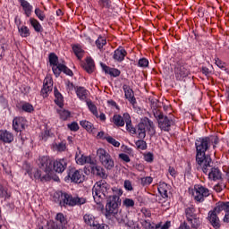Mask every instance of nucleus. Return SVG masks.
Wrapping results in <instances>:
<instances>
[{"label":"nucleus","mask_w":229,"mask_h":229,"mask_svg":"<svg viewBox=\"0 0 229 229\" xmlns=\"http://www.w3.org/2000/svg\"><path fill=\"white\" fill-rule=\"evenodd\" d=\"M210 138L200 137L195 140L196 148V162L199 165L203 173H208V167H212V158L207 155V151L210 149Z\"/></svg>","instance_id":"nucleus-1"},{"label":"nucleus","mask_w":229,"mask_h":229,"mask_svg":"<svg viewBox=\"0 0 229 229\" xmlns=\"http://www.w3.org/2000/svg\"><path fill=\"white\" fill-rule=\"evenodd\" d=\"M119 207H121V198L117 196L109 197L106 200L104 216L108 221H117V223H123L124 217L119 212Z\"/></svg>","instance_id":"nucleus-2"},{"label":"nucleus","mask_w":229,"mask_h":229,"mask_svg":"<svg viewBox=\"0 0 229 229\" xmlns=\"http://www.w3.org/2000/svg\"><path fill=\"white\" fill-rule=\"evenodd\" d=\"M39 167L45 173H55L62 174L67 169V159L61 158L54 161L47 156H43L39 160Z\"/></svg>","instance_id":"nucleus-3"},{"label":"nucleus","mask_w":229,"mask_h":229,"mask_svg":"<svg viewBox=\"0 0 229 229\" xmlns=\"http://www.w3.org/2000/svg\"><path fill=\"white\" fill-rule=\"evenodd\" d=\"M92 194L95 203L99 205L103 198H112V187L106 181L100 180L97 182L92 188Z\"/></svg>","instance_id":"nucleus-4"},{"label":"nucleus","mask_w":229,"mask_h":229,"mask_svg":"<svg viewBox=\"0 0 229 229\" xmlns=\"http://www.w3.org/2000/svg\"><path fill=\"white\" fill-rule=\"evenodd\" d=\"M146 130L148 131V135L153 137L157 133L155 130V123L148 117H144L140 123L136 126V135L138 139L144 140L146 139Z\"/></svg>","instance_id":"nucleus-5"},{"label":"nucleus","mask_w":229,"mask_h":229,"mask_svg":"<svg viewBox=\"0 0 229 229\" xmlns=\"http://www.w3.org/2000/svg\"><path fill=\"white\" fill-rule=\"evenodd\" d=\"M153 115L157 121V126L161 131H171V126H174V121L164 114V112L155 109Z\"/></svg>","instance_id":"nucleus-6"},{"label":"nucleus","mask_w":229,"mask_h":229,"mask_svg":"<svg viewBox=\"0 0 229 229\" xmlns=\"http://www.w3.org/2000/svg\"><path fill=\"white\" fill-rule=\"evenodd\" d=\"M61 207H80L87 203L85 198L72 197L71 193L61 191L59 196Z\"/></svg>","instance_id":"nucleus-7"},{"label":"nucleus","mask_w":229,"mask_h":229,"mask_svg":"<svg viewBox=\"0 0 229 229\" xmlns=\"http://www.w3.org/2000/svg\"><path fill=\"white\" fill-rule=\"evenodd\" d=\"M97 155L99 158V162L102 164L103 167L107 171H112V168L114 167L115 163L114 162V158L108 151L105 148H98L97 150Z\"/></svg>","instance_id":"nucleus-8"},{"label":"nucleus","mask_w":229,"mask_h":229,"mask_svg":"<svg viewBox=\"0 0 229 229\" xmlns=\"http://www.w3.org/2000/svg\"><path fill=\"white\" fill-rule=\"evenodd\" d=\"M185 217L191 225V228H199V225L201 222L199 221V217H198V214H196V208L194 206H189L184 209Z\"/></svg>","instance_id":"nucleus-9"},{"label":"nucleus","mask_w":229,"mask_h":229,"mask_svg":"<svg viewBox=\"0 0 229 229\" xmlns=\"http://www.w3.org/2000/svg\"><path fill=\"white\" fill-rule=\"evenodd\" d=\"M192 196L195 201L198 203H203V201H205V198H208V196H210V191L203 185L196 184L192 191Z\"/></svg>","instance_id":"nucleus-10"},{"label":"nucleus","mask_w":229,"mask_h":229,"mask_svg":"<svg viewBox=\"0 0 229 229\" xmlns=\"http://www.w3.org/2000/svg\"><path fill=\"white\" fill-rule=\"evenodd\" d=\"M85 173L87 174V169L89 173H91V174H94V176H98V178H102V180H106V178H108V174H106V172L105 171V168L101 165H98L96 164V160L94 161L93 165H89V166H85Z\"/></svg>","instance_id":"nucleus-11"},{"label":"nucleus","mask_w":229,"mask_h":229,"mask_svg":"<svg viewBox=\"0 0 229 229\" xmlns=\"http://www.w3.org/2000/svg\"><path fill=\"white\" fill-rule=\"evenodd\" d=\"M26 118L22 116H16L13 120V130L16 131V133L22 132L23 130H26Z\"/></svg>","instance_id":"nucleus-12"},{"label":"nucleus","mask_w":229,"mask_h":229,"mask_svg":"<svg viewBox=\"0 0 229 229\" xmlns=\"http://www.w3.org/2000/svg\"><path fill=\"white\" fill-rule=\"evenodd\" d=\"M52 71L55 78H58L62 72L66 74V76H74L72 70H71L69 67H67V65L64 64H59L56 67H52Z\"/></svg>","instance_id":"nucleus-13"},{"label":"nucleus","mask_w":229,"mask_h":229,"mask_svg":"<svg viewBox=\"0 0 229 229\" xmlns=\"http://www.w3.org/2000/svg\"><path fill=\"white\" fill-rule=\"evenodd\" d=\"M84 177L83 172L81 170H76L75 168H72L68 173V178H70L71 182L73 183H81Z\"/></svg>","instance_id":"nucleus-14"},{"label":"nucleus","mask_w":229,"mask_h":229,"mask_svg":"<svg viewBox=\"0 0 229 229\" xmlns=\"http://www.w3.org/2000/svg\"><path fill=\"white\" fill-rule=\"evenodd\" d=\"M123 90L124 92L125 99H127L132 106H135V105H137V98H135V92H133V89H131L129 85L123 84Z\"/></svg>","instance_id":"nucleus-15"},{"label":"nucleus","mask_w":229,"mask_h":229,"mask_svg":"<svg viewBox=\"0 0 229 229\" xmlns=\"http://www.w3.org/2000/svg\"><path fill=\"white\" fill-rule=\"evenodd\" d=\"M51 92H53V79L45 78L40 94L42 98H49Z\"/></svg>","instance_id":"nucleus-16"},{"label":"nucleus","mask_w":229,"mask_h":229,"mask_svg":"<svg viewBox=\"0 0 229 229\" xmlns=\"http://www.w3.org/2000/svg\"><path fill=\"white\" fill-rule=\"evenodd\" d=\"M56 224L52 225V229H67V218L63 213H57L55 216Z\"/></svg>","instance_id":"nucleus-17"},{"label":"nucleus","mask_w":229,"mask_h":229,"mask_svg":"<svg viewBox=\"0 0 229 229\" xmlns=\"http://www.w3.org/2000/svg\"><path fill=\"white\" fill-rule=\"evenodd\" d=\"M128 52L126 51V49L120 46L117 47V49L114 50L113 55V60L121 64V62H124V58H126Z\"/></svg>","instance_id":"nucleus-18"},{"label":"nucleus","mask_w":229,"mask_h":229,"mask_svg":"<svg viewBox=\"0 0 229 229\" xmlns=\"http://www.w3.org/2000/svg\"><path fill=\"white\" fill-rule=\"evenodd\" d=\"M191 72L182 64H177L175 67V77L179 81H183V78H187Z\"/></svg>","instance_id":"nucleus-19"},{"label":"nucleus","mask_w":229,"mask_h":229,"mask_svg":"<svg viewBox=\"0 0 229 229\" xmlns=\"http://www.w3.org/2000/svg\"><path fill=\"white\" fill-rule=\"evenodd\" d=\"M217 211L214 208L213 211L208 212V219L210 222L211 226L216 229L221 228V221L219 220V216H217Z\"/></svg>","instance_id":"nucleus-20"},{"label":"nucleus","mask_w":229,"mask_h":229,"mask_svg":"<svg viewBox=\"0 0 229 229\" xmlns=\"http://www.w3.org/2000/svg\"><path fill=\"white\" fill-rule=\"evenodd\" d=\"M75 94L81 101H85V103L89 101V89H85V87L76 86Z\"/></svg>","instance_id":"nucleus-21"},{"label":"nucleus","mask_w":229,"mask_h":229,"mask_svg":"<svg viewBox=\"0 0 229 229\" xmlns=\"http://www.w3.org/2000/svg\"><path fill=\"white\" fill-rule=\"evenodd\" d=\"M123 117L127 131H129V133H131V135H137V127H134L133 123H131V116H130V114L124 113Z\"/></svg>","instance_id":"nucleus-22"},{"label":"nucleus","mask_w":229,"mask_h":229,"mask_svg":"<svg viewBox=\"0 0 229 229\" xmlns=\"http://www.w3.org/2000/svg\"><path fill=\"white\" fill-rule=\"evenodd\" d=\"M75 160L79 165H85V164H89V165H94V161H95L94 159H92L90 156L81 155L80 157L78 154H76L75 156Z\"/></svg>","instance_id":"nucleus-23"},{"label":"nucleus","mask_w":229,"mask_h":229,"mask_svg":"<svg viewBox=\"0 0 229 229\" xmlns=\"http://www.w3.org/2000/svg\"><path fill=\"white\" fill-rule=\"evenodd\" d=\"M101 67L106 74H109V76H113V78H117L118 76H121V70L117 68H112L103 63H101Z\"/></svg>","instance_id":"nucleus-24"},{"label":"nucleus","mask_w":229,"mask_h":229,"mask_svg":"<svg viewBox=\"0 0 229 229\" xmlns=\"http://www.w3.org/2000/svg\"><path fill=\"white\" fill-rule=\"evenodd\" d=\"M13 140V133L7 130H0V142H4V144H12Z\"/></svg>","instance_id":"nucleus-25"},{"label":"nucleus","mask_w":229,"mask_h":229,"mask_svg":"<svg viewBox=\"0 0 229 229\" xmlns=\"http://www.w3.org/2000/svg\"><path fill=\"white\" fill-rule=\"evenodd\" d=\"M208 168L209 167H208L207 174L204 173V174H208L209 180H213V182H216V180H221V178H222L221 170H219L218 168H216V167H212L210 169V171L208 172Z\"/></svg>","instance_id":"nucleus-26"},{"label":"nucleus","mask_w":229,"mask_h":229,"mask_svg":"<svg viewBox=\"0 0 229 229\" xmlns=\"http://www.w3.org/2000/svg\"><path fill=\"white\" fill-rule=\"evenodd\" d=\"M18 2L24 12V15H26V17H31V13H33V5L30 4L28 0H18Z\"/></svg>","instance_id":"nucleus-27"},{"label":"nucleus","mask_w":229,"mask_h":229,"mask_svg":"<svg viewBox=\"0 0 229 229\" xmlns=\"http://www.w3.org/2000/svg\"><path fill=\"white\" fill-rule=\"evenodd\" d=\"M110 121L114 126H116V128H123V126L126 124V120H124V114L121 115L115 114L113 115Z\"/></svg>","instance_id":"nucleus-28"},{"label":"nucleus","mask_w":229,"mask_h":229,"mask_svg":"<svg viewBox=\"0 0 229 229\" xmlns=\"http://www.w3.org/2000/svg\"><path fill=\"white\" fill-rule=\"evenodd\" d=\"M223 211L225 212V214H229V201H219L216 203L215 212L221 214Z\"/></svg>","instance_id":"nucleus-29"},{"label":"nucleus","mask_w":229,"mask_h":229,"mask_svg":"<svg viewBox=\"0 0 229 229\" xmlns=\"http://www.w3.org/2000/svg\"><path fill=\"white\" fill-rule=\"evenodd\" d=\"M84 223L88 225V226H90L91 228L96 229V226H98V221H96V216L92 214H85L83 216Z\"/></svg>","instance_id":"nucleus-30"},{"label":"nucleus","mask_w":229,"mask_h":229,"mask_svg":"<svg viewBox=\"0 0 229 229\" xmlns=\"http://www.w3.org/2000/svg\"><path fill=\"white\" fill-rule=\"evenodd\" d=\"M55 103L59 108H64V95L58 90V88H54Z\"/></svg>","instance_id":"nucleus-31"},{"label":"nucleus","mask_w":229,"mask_h":229,"mask_svg":"<svg viewBox=\"0 0 229 229\" xmlns=\"http://www.w3.org/2000/svg\"><path fill=\"white\" fill-rule=\"evenodd\" d=\"M83 69L88 72V74H92V72H94V69H96L94 59L88 58L86 60V64L83 65Z\"/></svg>","instance_id":"nucleus-32"},{"label":"nucleus","mask_w":229,"mask_h":229,"mask_svg":"<svg viewBox=\"0 0 229 229\" xmlns=\"http://www.w3.org/2000/svg\"><path fill=\"white\" fill-rule=\"evenodd\" d=\"M50 173H46V174L42 175V171L36 170L34 172L35 180H40V182H49L51 180Z\"/></svg>","instance_id":"nucleus-33"},{"label":"nucleus","mask_w":229,"mask_h":229,"mask_svg":"<svg viewBox=\"0 0 229 229\" xmlns=\"http://www.w3.org/2000/svg\"><path fill=\"white\" fill-rule=\"evenodd\" d=\"M18 33L20 34V37H21V38H28V37L31 35L30 28H28V26L26 25H22L21 27L18 26Z\"/></svg>","instance_id":"nucleus-34"},{"label":"nucleus","mask_w":229,"mask_h":229,"mask_svg":"<svg viewBox=\"0 0 229 229\" xmlns=\"http://www.w3.org/2000/svg\"><path fill=\"white\" fill-rule=\"evenodd\" d=\"M30 26H32L36 33H42L44 31V28H42V25L40 24L39 21H38L37 19L30 18Z\"/></svg>","instance_id":"nucleus-35"},{"label":"nucleus","mask_w":229,"mask_h":229,"mask_svg":"<svg viewBox=\"0 0 229 229\" xmlns=\"http://www.w3.org/2000/svg\"><path fill=\"white\" fill-rule=\"evenodd\" d=\"M21 109L26 114H31L32 112H35V107H33V105L25 101L21 103Z\"/></svg>","instance_id":"nucleus-36"},{"label":"nucleus","mask_w":229,"mask_h":229,"mask_svg":"<svg viewBox=\"0 0 229 229\" xmlns=\"http://www.w3.org/2000/svg\"><path fill=\"white\" fill-rule=\"evenodd\" d=\"M48 60L51 67H58V65H60V63H58V55L55 53L49 54Z\"/></svg>","instance_id":"nucleus-37"},{"label":"nucleus","mask_w":229,"mask_h":229,"mask_svg":"<svg viewBox=\"0 0 229 229\" xmlns=\"http://www.w3.org/2000/svg\"><path fill=\"white\" fill-rule=\"evenodd\" d=\"M157 191L159 194L162 196V198L164 199L169 198V195L167 194V183L165 182L161 183L158 186Z\"/></svg>","instance_id":"nucleus-38"},{"label":"nucleus","mask_w":229,"mask_h":229,"mask_svg":"<svg viewBox=\"0 0 229 229\" xmlns=\"http://www.w3.org/2000/svg\"><path fill=\"white\" fill-rule=\"evenodd\" d=\"M86 105H87L89 112H91V114H93V115H95V117H99V113H98V106H96V105H94V103H92V100H88L86 102Z\"/></svg>","instance_id":"nucleus-39"},{"label":"nucleus","mask_w":229,"mask_h":229,"mask_svg":"<svg viewBox=\"0 0 229 229\" xmlns=\"http://www.w3.org/2000/svg\"><path fill=\"white\" fill-rule=\"evenodd\" d=\"M95 44H96L98 49H99V51H101V49H103V47H105V46H106V38L105 37L99 35L98 39L95 41Z\"/></svg>","instance_id":"nucleus-40"},{"label":"nucleus","mask_w":229,"mask_h":229,"mask_svg":"<svg viewBox=\"0 0 229 229\" xmlns=\"http://www.w3.org/2000/svg\"><path fill=\"white\" fill-rule=\"evenodd\" d=\"M72 51L75 56H77L78 60H81V58H83V53H85V51L81 49V47H80V45H74L72 47Z\"/></svg>","instance_id":"nucleus-41"},{"label":"nucleus","mask_w":229,"mask_h":229,"mask_svg":"<svg viewBox=\"0 0 229 229\" xmlns=\"http://www.w3.org/2000/svg\"><path fill=\"white\" fill-rule=\"evenodd\" d=\"M141 225H142L143 228H145V229H158V228H160V224H157V225L151 224V221H149V220H143L141 222Z\"/></svg>","instance_id":"nucleus-42"},{"label":"nucleus","mask_w":229,"mask_h":229,"mask_svg":"<svg viewBox=\"0 0 229 229\" xmlns=\"http://www.w3.org/2000/svg\"><path fill=\"white\" fill-rule=\"evenodd\" d=\"M80 124L82 128L87 130V131H94V124H92V123L87 120H82L80 122Z\"/></svg>","instance_id":"nucleus-43"},{"label":"nucleus","mask_w":229,"mask_h":229,"mask_svg":"<svg viewBox=\"0 0 229 229\" xmlns=\"http://www.w3.org/2000/svg\"><path fill=\"white\" fill-rule=\"evenodd\" d=\"M135 146L137 147V149H140L141 151H146V149H148V143L142 139L136 140Z\"/></svg>","instance_id":"nucleus-44"},{"label":"nucleus","mask_w":229,"mask_h":229,"mask_svg":"<svg viewBox=\"0 0 229 229\" xmlns=\"http://www.w3.org/2000/svg\"><path fill=\"white\" fill-rule=\"evenodd\" d=\"M137 65L141 69H146L149 67V61L146 57L139 59Z\"/></svg>","instance_id":"nucleus-45"},{"label":"nucleus","mask_w":229,"mask_h":229,"mask_svg":"<svg viewBox=\"0 0 229 229\" xmlns=\"http://www.w3.org/2000/svg\"><path fill=\"white\" fill-rule=\"evenodd\" d=\"M123 207L126 208H135V200L132 199L126 198L123 202Z\"/></svg>","instance_id":"nucleus-46"},{"label":"nucleus","mask_w":229,"mask_h":229,"mask_svg":"<svg viewBox=\"0 0 229 229\" xmlns=\"http://www.w3.org/2000/svg\"><path fill=\"white\" fill-rule=\"evenodd\" d=\"M0 198H4V199H10V194H8V190L4 188V186L1 183H0Z\"/></svg>","instance_id":"nucleus-47"},{"label":"nucleus","mask_w":229,"mask_h":229,"mask_svg":"<svg viewBox=\"0 0 229 229\" xmlns=\"http://www.w3.org/2000/svg\"><path fill=\"white\" fill-rule=\"evenodd\" d=\"M98 4L100 8H110L112 6V2L110 0H98Z\"/></svg>","instance_id":"nucleus-48"},{"label":"nucleus","mask_w":229,"mask_h":229,"mask_svg":"<svg viewBox=\"0 0 229 229\" xmlns=\"http://www.w3.org/2000/svg\"><path fill=\"white\" fill-rule=\"evenodd\" d=\"M105 139L109 144H112V146H114V148H119V146H121V143L114 139L112 136L105 137Z\"/></svg>","instance_id":"nucleus-49"},{"label":"nucleus","mask_w":229,"mask_h":229,"mask_svg":"<svg viewBox=\"0 0 229 229\" xmlns=\"http://www.w3.org/2000/svg\"><path fill=\"white\" fill-rule=\"evenodd\" d=\"M59 115L63 121H67V119L71 117V112H69L68 110L63 109L59 111Z\"/></svg>","instance_id":"nucleus-50"},{"label":"nucleus","mask_w":229,"mask_h":229,"mask_svg":"<svg viewBox=\"0 0 229 229\" xmlns=\"http://www.w3.org/2000/svg\"><path fill=\"white\" fill-rule=\"evenodd\" d=\"M140 182H141V185H143V187L151 185V183H153V177H151V176L142 177Z\"/></svg>","instance_id":"nucleus-51"},{"label":"nucleus","mask_w":229,"mask_h":229,"mask_svg":"<svg viewBox=\"0 0 229 229\" xmlns=\"http://www.w3.org/2000/svg\"><path fill=\"white\" fill-rule=\"evenodd\" d=\"M34 13L39 21H44L46 19V13H44V11L40 10V8H36Z\"/></svg>","instance_id":"nucleus-52"},{"label":"nucleus","mask_w":229,"mask_h":229,"mask_svg":"<svg viewBox=\"0 0 229 229\" xmlns=\"http://www.w3.org/2000/svg\"><path fill=\"white\" fill-rule=\"evenodd\" d=\"M6 51V44L3 39L0 40V61L4 58V53Z\"/></svg>","instance_id":"nucleus-53"},{"label":"nucleus","mask_w":229,"mask_h":229,"mask_svg":"<svg viewBox=\"0 0 229 229\" xmlns=\"http://www.w3.org/2000/svg\"><path fill=\"white\" fill-rule=\"evenodd\" d=\"M210 139V146L213 144V149H216L217 144H219V138L217 136H208Z\"/></svg>","instance_id":"nucleus-54"},{"label":"nucleus","mask_w":229,"mask_h":229,"mask_svg":"<svg viewBox=\"0 0 229 229\" xmlns=\"http://www.w3.org/2000/svg\"><path fill=\"white\" fill-rule=\"evenodd\" d=\"M144 160L145 162H148V164H151L153 160H155V156L151 152H148L144 155Z\"/></svg>","instance_id":"nucleus-55"},{"label":"nucleus","mask_w":229,"mask_h":229,"mask_svg":"<svg viewBox=\"0 0 229 229\" xmlns=\"http://www.w3.org/2000/svg\"><path fill=\"white\" fill-rule=\"evenodd\" d=\"M67 126L71 131H78V130H80V125H78V123H76V122L68 123Z\"/></svg>","instance_id":"nucleus-56"},{"label":"nucleus","mask_w":229,"mask_h":229,"mask_svg":"<svg viewBox=\"0 0 229 229\" xmlns=\"http://www.w3.org/2000/svg\"><path fill=\"white\" fill-rule=\"evenodd\" d=\"M111 192H113L114 195L112 196H116L118 198H121V196H123V190L119 189V188H111Z\"/></svg>","instance_id":"nucleus-57"},{"label":"nucleus","mask_w":229,"mask_h":229,"mask_svg":"<svg viewBox=\"0 0 229 229\" xmlns=\"http://www.w3.org/2000/svg\"><path fill=\"white\" fill-rule=\"evenodd\" d=\"M118 157L121 160H123V162H126V164H129V162H131L130 156H128V154L121 153L119 154Z\"/></svg>","instance_id":"nucleus-58"},{"label":"nucleus","mask_w":229,"mask_h":229,"mask_svg":"<svg viewBox=\"0 0 229 229\" xmlns=\"http://www.w3.org/2000/svg\"><path fill=\"white\" fill-rule=\"evenodd\" d=\"M124 189L126 191H133V186L131 185V181H130V180L124 181Z\"/></svg>","instance_id":"nucleus-59"},{"label":"nucleus","mask_w":229,"mask_h":229,"mask_svg":"<svg viewBox=\"0 0 229 229\" xmlns=\"http://www.w3.org/2000/svg\"><path fill=\"white\" fill-rule=\"evenodd\" d=\"M168 173L170 175H172L173 178H175L178 175L176 169H174L173 166L168 167Z\"/></svg>","instance_id":"nucleus-60"},{"label":"nucleus","mask_w":229,"mask_h":229,"mask_svg":"<svg viewBox=\"0 0 229 229\" xmlns=\"http://www.w3.org/2000/svg\"><path fill=\"white\" fill-rule=\"evenodd\" d=\"M56 148H57V151H65L67 147L65 146V143L62 141L56 144Z\"/></svg>","instance_id":"nucleus-61"},{"label":"nucleus","mask_w":229,"mask_h":229,"mask_svg":"<svg viewBox=\"0 0 229 229\" xmlns=\"http://www.w3.org/2000/svg\"><path fill=\"white\" fill-rule=\"evenodd\" d=\"M95 229H110V225H106V224H97V226L95 227Z\"/></svg>","instance_id":"nucleus-62"},{"label":"nucleus","mask_w":229,"mask_h":229,"mask_svg":"<svg viewBox=\"0 0 229 229\" xmlns=\"http://www.w3.org/2000/svg\"><path fill=\"white\" fill-rule=\"evenodd\" d=\"M201 72L205 76H210V70L207 66H202L201 67Z\"/></svg>","instance_id":"nucleus-63"},{"label":"nucleus","mask_w":229,"mask_h":229,"mask_svg":"<svg viewBox=\"0 0 229 229\" xmlns=\"http://www.w3.org/2000/svg\"><path fill=\"white\" fill-rule=\"evenodd\" d=\"M161 229H169L171 228V221H166L163 225H160Z\"/></svg>","instance_id":"nucleus-64"}]
</instances>
